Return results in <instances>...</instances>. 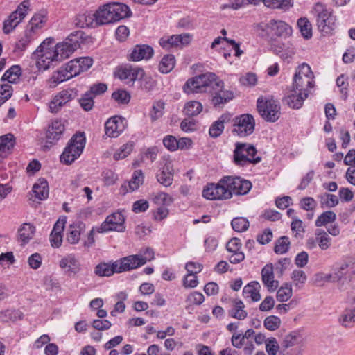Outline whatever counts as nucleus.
<instances>
[{
  "label": "nucleus",
  "instance_id": "4d7b16f0",
  "mask_svg": "<svg viewBox=\"0 0 355 355\" xmlns=\"http://www.w3.org/2000/svg\"><path fill=\"white\" fill-rule=\"evenodd\" d=\"M297 26L303 37L309 39L312 36L311 24L306 18H300L297 20Z\"/></svg>",
  "mask_w": 355,
  "mask_h": 355
},
{
  "label": "nucleus",
  "instance_id": "8fccbe9b",
  "mask_svg": "<svg viewBox=\"0 0 355 355\" xmlns=\"http://www.w3.org/2000/svg\"><path fill=\"white\" fill-rule=\"evenodd\" d=\"M70 78H72L71 76H70V74H69V72L63 66L59 68L55 72L53 73L51 80L53 83L57 85Z\"/></svg>",
  "mask_w": 355,
  "mask_h": 355
},
{
  "label": "nucleus",
  "instance_id": "c03bdc74",
  "mask_svg": "<svg viewBox=\"0 0 355 355\" xmlns=\"http://www.w3.org/2000/svg\"><path fill=\"white\" fill-rule=\"evenodd\" d=\"M225 121V117L224 116H221L216 121L211 124L209 130L210 137L216 138L223 133L224 130Z\"/></svg>",
  "mask_w": 355,
  "mask_h": 355
},
{
  "label": "nucleus",
  "instance_id": "7ed1b4c3",
  "mask_svg": "<svg viewBox=\"0 0 355 355\" xmlns=\"http://www.w3.org/2000/svg\"><path fill=\"white\" fill-rule=\"evenodd\" d=\"M85 146L84 133H76L69 141L60 155V162L67 165L71 164L82 154Z\"/></svg>",
  "mask_w": 355,
  "mask_h": 355
},
{
  "label": "nucleus",
  "instance_id": "9d476101",
  "mask_svg": "<svg viewBox=\"0 0 355 355\" xmlns=\"http://www.w3.org/2000/svg\"><path fill=\"white\" fill-rule=\"evenodd\" d=\"M224 180L226 183V188L230 192L231 198L233 194L237 196L245 195L252 188L250 181L239 176H225Z\"/></svg>",
  "mask_w": 355,
  "mask_h": 355
},
{
  "label": "nucleus",
  "instance_id": "6e6552de",
  "mask_svg": "<svg viewBox=\"0 0 355 355\" xmlns=\"http://www.w3.org/2000/svg\"><path fill=\"white\" fill-rule=\"evenodd\" d=\"M315 10L317 12V26L320 31L329 33L336 27V17L322 4L316 3Z\"/></svg>",
  "mask_w": 355,
  "mask_h": 355
},
{
  "label": "nucleus",
  "instance_id": "052dcab7",
  "mask_svg": "<svg viewBox=\"0 0 355 355\" xmlns=\"http://www.w3.org/2000/svg\"><path fill=\"white\" fill-rule=\"evenodd\" d=\"M112 98L119 104H128L130 100V94L125 90L118 89L112 93Z\"/></svg>",
  "mask_w": 355,
  "mask_h": 355
},
{
  "label": "nucleus",
  "instance_id": "7c9ffc66",
  "mask_svg": "<svg viewBox=\"0 0 355 355\" xmlns=\"http://www.w3.org/2000/svg\"><path fill=\"white\" fill-rule=\"evenodd\" d=\"M260 288L258 282H251L243 288V295L246 298L250 297L253 302H258L261 299Z\"/></svg>",
  "mask_w": 355,
  "mask_h": 355
},
{
  "label": "nucleus",
  "instance_id": "f03ea898",
  "mask_svg": "<svg viewBox=\"0 0 355 355\" xmlns=\"http://www.w3.org/2000/svg\"><path fill=\"white\" fill-rule=\"evenodd\" d=\"M130 15L129 7L121 3H110L97 10V20L101 26L119 21Z\"/></svg>",
  "mask_w": 355,
  "mask_h": 355
},
{
  "label": "nucleus",
  "instance_id": "aec40b11",
  "mask_svg": "<svg viewBox=\"0 0 355 355\" xmlns=\"http://www.w3.org/2000/svg\"><path fill=\"white\" fill-rule=\"evenodd\" d=\"M190 42V35L189 34L173 35L171 36H164L159 40L160 46L166 50L179 45H186Z\"/></svg>",
  "mask_w": 355,
  "mask_h": 355
},
{
  "label": "nucleus",
  "instance_id": "5701e85b",
  "mask_svg": "<svg viewBox=\"0 0 355 355\" xmlns=\"http://www.w3.org/2000/svg\"><path fill=\"white\" fill-rule=\"evenodd\" d=\"M267 28L272 35L280 37H287L291 35V27L282 21L270 20L267 24Z\"/></svg>",
  "mask_w": 355,
  "mask_h": 355
},
{
  "label": "nucleus",
  "instance_id": "09e8293b",
  "mask_svg": "<svg viewBox=\"0 0 355 355\" xmlns=\"http://www.w3.org/2000/svg\"><path fill=\"white\" fill-rule=\"evenodd\" d=\"M300 338V334L298 332L292 331L284 337L281 346L283 349H286L297 344Z\"/></svg>",
  "mask_w": 355,
  "mask_h": 355
},
{
  "label": "nucleus",
  "instance_id": "603ef678",
  "mask_svg": "<svg viewBox=\"0 0 355 355\" xmlns=\"http://www.w3.org/2000/svg\"><path fill=\"white\" fill-rule=\"evenodd\" d=\"M347 80L348 77L345 74H341L336 80V85L340 88V93L344 100H346L348 96L349 83Z\"/></svg>",
  "mask_w": 355,
  "mask_h": 355
},
{
  "label": "nucleus",
  "instance_id": "79ce46f5",
  "mask_svg": "<svg viewBox=\"0 0 355 355\" xmlns=\"http://www.w3.org/2000/svg\"><path fill=\"white\" fill-rule=\"evenodd\" d=\"M311 281L313 285L321 287L327 282H333V274L319 272L313 275Z\"/></svg>",
  "mask_w": 355,
  "mask_h": 355
},
{
  "label": "nucleus",
  "instance_id": "a18cd8bd",
  "mask_svg": "<svg viewBox=\"0 0 355 355\" xmlns=\"http://www.w3.org/2000/svg\"><path fill=\"white\" fill-rule=\"evenodd\" d=\"M291 242L289 238L286 236H281L275 242L274 251L276 254H285L288 251L290 248Z\"/></svg>",
  "mask_w": 355,
  "mask_h": 355
},
{
  "label": "nucleus",
  "instance_id": "f704fd0d",
  "mask_svg": "<svg viewBox=\"0 0 355 355\" xmlns=\"http://www.w3.org/2000/svg\"><path fill=\"white\" fill-rule=\"evenodd\" d=\"M35 232V227L31 223H24L21 227L18 230L19 239L22 242L23 244H26L29 242L34 236Z\"/></svg>",
  "mask_w": 355,
  "mask_h": 355
},
{
  "label": "nucleus",
  "instance_id": "c85d7f7f",
  "mask_svg": "<svg viewBox=\"0 0 355 355\" xmlns=\"http://www.w3.org/2000/svg\"><path fill=\"white\" fill-rule=\"evenodd\" d=\"M309 96V93L296 92L295 94L288 95L284 98V102L292 109H300L304 100Z\"/></svg>",
  "mask_w": 355,
  "mask_h": 355
},
{
  "label": "nucleus",
  "instance_id": "dca6fc26",
  "mask_svg": "<svg viewBox=\"0 0 355 355\" xmlns=\"http://www.w3.org/2000/svg\"><path fill=\"white\" fill-rule=\"evenodd\" d=\"M93 64V60L89 57H83L68 62L64 67L69 74L73 78L80 73L88 70Z\"/></svg>",
  "mask_w": 355,
  "mask_h": 355
},
{
  "label": "nucleus",
  "instance_id": "5fc2aeb1",
  "mask_svg": "<svg viewBox=\"0 0 355 355\" xmlns=\"http://www.w3.org/2000/svg\"><path fill=\"white\" fill-rule=\"evenodd\" d=\"M144 174L141 170H137L134 172L132 177L129 182V187L131 191L139 189L144 182Z\"/></svg>",
  "mask_w": 355,
  "mask_h": 355
},
{
  "label": "nucleus",
  "instance_id": "c756f323",
  "mask_svg": "<svg viewBox=\"0 0 355 355\" xmlns=\"http://www.w3.org/2000/svg\"><path fill=\"white\" fill-rule=\"evenodd\" d=\"M157 181L164 187L172 184L173 180V173L170 164H166L156 175Z\"/></svg>",
  "mask_w": 355,
  "mask_h": 355
},
{
  "label": "nucleus",
  "instance_id": "3c124183",
  "mask_svg": "<svg viewBox=\"0 0 355 355\" xmlns=\"http://www.w3.org/2000/svg\"><path fill=\"white\" fill-rule=\"evenodd\" d=\"M264 5L272 9H288L292 6L291 0H264Z\"/></svg>",
  "mask_w": 355,
  "mask_h": 355
},
{
  "label": "nucleus",
  "instance_id": "864d4df0",
  "mask_svg": "<svg viewBox=\"0 0 355 355\" xmlns=\"http://www.w3.org/2000/svg\"><path fill=\"white\" fill-rule=\"evenodd\" d=\"M315 241L321 250H327L331 244V238L327 234V232L322 231L317 233Z\"/></svg>",
  "mask_w": 355,
  "mask_h": 355
},
{
  "label": "nucleus",
  "instance_id": "58836bf2",
  "mask_svg": "<svg viewBox=\"0 0 355 355\" xmlns=\"http://www.w3.org/2000/svg\"><path fill=\"white\" fill-rule=\"evenodd\" d=\"M97 18V10L94 13L83 14L79 16V23L82 27H96L98 24Z\"/></svg>",
  "mask_w": 355,
  "mask_h": 355
},
{
  "label": "nucleus",
  "instance_id": "de8ad7c7",
  "mask_svg": "<svg viewBox=\"0 0 355 355\" xmlns=\"http://www.w3.org/2000/svg\"><path fill=\"white\" fill-rule=\"evenodd\" d=\"M336 219V215L332 211H327L320 215L315 220V226L321 227L329 223H333Z\"/></svg>",
  "mask_w": 355,
  "mask_h": 355
},
{
  "label": "nucleus",
  "instance_id": "49530a36",
  "mask_svg": "<svg viewBox=\"0 0 355 355\" xmlns=\"http://www.w3.org/2000/svg\"><path fill=\"white\" fill-rule=\"evenodd\" d=\"M293 294L292 286L289 283L284 284L281 286L277 293V300L279 302H284L288 300Z\"/></svg>",
  "mask_w": 355,
  "mask_h": 355
},
{
  "label": "nucleus",
  "instance_id": "4468645a",
  "mask_svg": "<svg viewBox=\"0 0 355 355\" xmlns=\"http://www.w3.org/2000/svg\"><path fill=\"white\" fill-rule=\"evenodd\" d=\"M145 72L143 69L133 67L130 64L119 66L114 72L115 77L128 83H134L137 80H141L144 77Z\"/></svg>",
  "mask_w": 355,
  "mask_h": 355
},
{
  "label": "nucleus",
  "instance_id": "4be33fe9",
  "mask_svg": "<svg viewBox=\"0 0 355 355\" xmlns=\"http://www.w3.org/2000/svg\"><path fill=\"white\" fill-rule=\"evenodd\" d=\"M65 130L60 120H55L49 125L46 132V143L55 144L62 137Z\"/></svg>",
  "mask_w": 355,
  "mask_h": 355
},
{
  "label": "nucleus",
  "instance_id": "473e14b6",
  "mask_svg": "<svg viewBox=\"0 0 355 355\" xmlns=\"http://www.w3.org/2000/svg\"><path fill=\"white\" fill-rule=\"evenodd\" d=\"M245 304L240 300H235L233 301L232 307L228 311V314L230 317L242 320L247 318L248 313L244 309Z\"/></svg>",
  "mask_w": 355,
  "mask_h": 355
},
{
  "label": "nucleus",
  "instance_id": "a211bd4d",
  "mask_svg": "<svg viewBox=\"0 0 355 355\" xmlns=\"http://www.w3.org/2000/svg\"><path fill=\"white\" fill-rule=\"evenodd\" d=\"M125 127V119L121 116H114L105 122V132L108 137L115 138L124 130Z\"/></svg>",
  "mask_w": 355,
  "mask_h": 355
},
{
  "label": "nucleus",
  "instance_id": "a19ab883",
  "mask_svg": "<svg viewBox=\"0 0 355 355\" xmlns=\"http://www.w3.org/2000/svg\"><path fill=\"white\" fill-rule=\"evenodd\" d=\"M322 207H334L338 205L339 200L336 195L324 193L318 196Z\"/></svg>",
  "mask_w": 355,
  "mask_h": 355
},
{
  "label": "nucleus",
  "instance_id": "bb28decb",
  "mask_svg": "<svg viewBox=\"0 0 355 355\" xmlns=\"http://www.w3.org/2000/svg\"><path fill=\"white\" fill-rule=\"evenodd\" d=\"M314 78H293V88L294 92H302V93L309 94L310 89L314 87Z\"/></svg>",
  "mask_w": 355,
  "mask_h": 355
},
{
  "label": "nucleus",
  "instance_id": "f257e3e1",
  "mask_svg": "<svg viewBox=\"0 0 355 355\" xmlns=\"http://www.w3.org/2000/svg\"><path fill=\"white\" fill-rule=\"evenodd\" d=\"M223 82L218 80L215 73H207L189 78L183 86V90L188 94L215 90L211 103L214 106H218L234 98L232 92L223 89Z\"/></svg>",
  "mask_w": 355,
  "mask_h": 355
},
{
  "label": "nucleus",
  "instance_id": "1a4fd4ad",
  "mask_svg": "<svg viewBox=\"0 0 355 355\" xmlns=\"http://www.w3.org/2000/svg\"><path fill=\"white\" fill-rule=\"evenodd\" d=\"M232 132L239 137H246L251 135L255 128V121L252 115L243 114L236 116L234 119Z\"/></svg>",
  "mask_w": 355,
  "mask_h": 355
},
{
  "label": "nucleus",
  "instance_id": "c9c22d12",
  "mask_svg": "<svg viewBox=\"0 0 355 355\" xmlns=\"http://www.w3.org/2000/svg\"><path fill=\"white\" fill-rule=\"evenodd\" d=\"M339 321L345 327H352L355 323V306L346 309L341 314Z\"/></svg>",
  "mask_w": 355,
  "mask_h": 355
},
{
  "label": "nucleus",
  "instance_id": "393cba45",
  "mask_svg": "<svg viewBox=\"0 0 355 355\" xmlns=\"http://www.w3.org/2000/svg\"><path fill=\"white\" fill-rule=\"evenodd\" d=\"M274 277L272 264H266L261 270V279L270 292L275 291L278 287V281H275Z\"/></svg>",
  "mask_w": 355,
  "mask_h": 355
},
{
  "label": "nucleus",
  "instance_id": "6ab92c4d",
  "mask_svg": "<svg viewBox=\"0 0 355 355\" xmlns=\"http://www.w3.org/2000/svg\"><path fill=\"white\" fill-rule=\"evenodd\" d=\"M154 55L153 49L147 44L135 45L128 55V60L132 62H138L142 60H149Z\"/></svg>",
  "mask_w": 355,
  "mask_h": 355
},
{
  "label": "nucleus",
  "instance_id": "774afa93",
  "mask_svg": "<svg viewBox=\"0 0 355 355\" xmlns=\"http://www.w3.org/2000/svg\"><path fill=\"white\" fill-rule=\"evenodd\" d=\"M275 51L282 59L286 60L291 58L295 53L294 48L291 46L283 44V46H277Z\"/></svg>",
  "mask_w": 355,
  "mask_h": 355
},
{
  "label": "nucleus",
  "instance_id": "e433bc0d",
  "mask_svg": "<svg viewBox=\"0 0 355 355\" xmlns=\"http://www.w3.org/2000/svg\"><path fill=\"white\" fill-rule=\"evenodd\" d=\"M175 65V56L171 54L165 55L159 62V70L162 73H168L173 69Z\"/></svg>",
  "mask_w": 355,
  "mask_h": 355
},
{
  "label": "nucleus",
  "instance_id": "2f4dec72",
  "mask_svg": "<svg viewBox=\"0 0 355 355\" xmlns=\"http://www.w3.org/2000/svg\"><path fill=\"white\" fill-rule=\"evenodd\" d=\"M35 197L39 200H44L49 196V184L44 178H40L33 187Z\"/></svg>",
  "mask_w": 355,
  "mask_h": 355
},
{
  "label": "nucleus",
  "instance_id": "412c9836",
  "mask_svg": "<svg viewBox=\"0 0 355 355\" xmlns=\"http://www.w3.org/2000/svg\"><path fill=\"white\" fill-rule=\"evenodd\" d=\"M86 230V225L81 221L73 223L69 225L67 230L66 240L72 245L77 244Z\"/></svg>",
  "mask_w": 355,
  "mask_h": 355
},
{
  "label": "nucleus",
  "instance_id": "f8f14e48",
  "mask_svg": "<svg viewBox=\"0 0 355 355\" xmlns=\"http://www.w3.org/2000/svg\"><path fill=\"white\" fill-rule=\"evenodd\" d=\"M29 6L28 0L24 1L19 5L16 10L10 15L3 22V30L4 33H10L21 21L27 14Z\"/></svg>",
  "mask_w": 355,
  "mask_h": 355
},
{
  "label": "nucleus",
  "instance_id": "ea45409f",
  "mask_svg": "<svg viewBox=\"0 0 355 355\" xmlns=\"http://www.w3.org/2000/svg\"><path fill=\"white\" fill-rule=\"evenodd\" d=\"M33 33L30 31L25 30L24 35L16 42L15 46V52H22L26 50L28 44L33 39Z\"/></svg>",
  "mask_w": 355,
  "mask_h": 355
},
{
  "label": "nucleus",
  "instance_id": "bf43d9fd",
  "mask_svg": "<svg viewBox=\"0 0 355 355\" xmlns=\"http://www.w3.org/2000/svg\"><path fill=\"white\" fill-rule=\"evenodd\" d=\"M281 319L275 315H270L265 318L263 325L265 328L270 331H275L281 325Z\"/></svg>",
  "mask_w": 355,
  "mask_h": 355
},
{
  "label": "nucleus",
  "instance_id": "39448f33",
  "mask_svg": "<svg viewBox=\"0 0 355 355\" xmlns=\"http://www.w3.org/2000/svg\"><path fill=\"white\" fill-rule=\"evenodd\" d=\"M83 33L76 31L70 34L62 42L55 45V55L60 61L68 58L72 53L80 47Z\"/></svg>",
  "mask_w": 355,
  "mask_h": 355
},
{
  "label": "nucleus",
  "instance_id": "423d86ee",
  "mask_svg": "<svg viewBox=\"0 0 355 355\" xmlns=\"http://www.w3.org/2000/svg\"><path fill=\"white\" fill-rule=\"evenodd\" d=\"M257 107L259 114L266 121L275 122L280 116V105L275 100L259 98Z\"/></svg>",
  "mask_w": 355,
  "mask_h": 355
},
{
  "label": "nucleus",
  "instance_id": "e2e57ef3",
  "mask_svg": "<svg viewBox=\"0 0 355 355\" xmlns=\"http://www.w3.org/2000/svg\"><path fill=\"white\" fill-rule=\"evenodd\" d=\"M173 201V198L164 192L157 193L153 198V202L161 206H169Z\"/></svg>",
  "mask_w": 355,
  "mask_h": 355
},
{
  "label": "nucleus",
  "instance_id": "72a5a7b5",
  "mask_svg": "<svg viewBox=\"0 0 355 355\" xmlns=\"http://www.w3.org/2000/svg\"><path fill=\"white\" fill-rule=\"evenodd\" d=\"M53 61H60L55 55V47L53 49L46 50L37 61V65L40 69L43 68L46 70L50 67L51 63Z\"/></svg>",
  "mask_w": 355,
  "mask_h": 355
},
{
  "label": "nucleus",
  "instance_id": "338daca9",
  "mask_svg": "<svg viewBox=\"0 0 355 355\" xmlns=\"http://www.w3.org/2000/svg\"><path fill=\"white\" fill-rule=\"evenodd\" d=\"M94 95L88 92H85L80 98L79 102L84 110L89 111L92 109L94 106Z\"/></svg>",
  "mask_w": 355,
  "mask_h": 355
},
{
  "label": "nucleus",
  "instance_id": "13d9d810",
  "mask_svg": "<svg viewBox=\"0 0 355 355\" xmlns=\"http://www.w3.org/2000/svg\"><path fill=\"white\" fill-rule=\"evenodd\" d=\"M133 146L134 144L132 141L128 142L121 146L119 150L114 154V159L115 160H119L125 158L132 151Z\"/></svg>",
  "mask_w": 355,
  "mask_h": 355
},
{
  "label": "nucleus",
  "instance_id": "69168bd1",
  "mask_svg": "<svg viewBox=\"0 0 355 355\" xmlns=\"http://www.w3.org/2000/svg\"><path fill=\"white\" fill-rule=\"evenodd\" d=\"M291 277L295 285L298 287L303 286L307 279L306 273L300 270H294L291 273Z\"/></svg>",
  "mask_w": 355,
  "mask_h": 355
},
{
  "label": "nucleus",
  "instance_id": "9b49d317",
  "mask_svg": "<svg viewBox=\"0 0 355 355\" xmlns=\"http://www.w3.org/2000/svg\"><path fill=\"white\" fill-rule=\"evenodd\" d=\"M224 177L217 183L209 184L202 191V196L208 200H226L231 198V194L226 188Z\"/></svg>",
  "mask_w": 355,
  "mask_h": 355
},
{
  "label": "nucleus",
  "instance_id": "37998d69",
  "mask_svg": "<svg viewBox=\"0 0 355 355\" xmlns=\"http://www.w3.org/2000/svg\"><path fill=\"white\" fill-rule=\"evenodd\" d=\"M202 104L196 101H191L187 103L184 107L185 114L189 116L198 115L202 112Z\"/></svg>",
  "mask_w": 355,
  "mask_h": 355
},
{
  "label": "nucleus",
  "instance_id": "2eb2a0df",
  "mask_svg": "<svg viewBox=\"0 0 355 355\" xmlns=\"http://www.w3.org/2000/svg\"><path fill=\"white\" fill-rule=\"evenodd\" d=\"M77 96L75 89H63L58 92L52 99L49 104V110L52 113H57L68 102Z\"/></svg>",
  "mask_w": 355,
  "mask_h": 355
},
{
  "label": "nucleus",
  "instance_id": "ddd939ff",
  "mask_svg": "<svg viewBox=\"0 0 355 355\" xmlns=\"http://www.w3.org/2000/svg\"><path fill=\"white\" fill-rule=\"evenodd\" d=\"M125 218L120 212L114 213L108 216L105 220L96 227L97 232L103 233L108 231H116L122 232L125 230Z\"/></svg>",
  "mask_w": 355,
  "mask_h": 355
},
{
  "label": "nucleus",
  "instance_id": "4c0bfd02",
  "mask_svg": "<svg viewBox=\"0 0 355 355\" xmlns=\"http://www.w3.org/2000/svg\"><path fill=\"white\" fill-rule=\"evenodd\" d=\"M21 74V68L19 66L13 65L4 73L1 77V80H6L9 83H15L19 79Z\"/></svg>",
  "mask_w": 355,
  "mask_h": 355
},
{
  "label": "nucleus",
  "instance_id": "a878e982",
  "mask_svg": "<svg viewBox=\"0 0 355 355\" xmlns=\"http://www.w3.org/2000/svg\"><path fill=\"white\" fill-rule=\"evenodd\" d=\"M15 143V137L12 134H6L0 137V161L11 154Z\"/></svg>",
  "mask_w": 355,
  "mask_h": 355
},
{
  "label": "nucleus",
  "instance_id": "0eeeda50",
  "mask_svg": "<svg viewBox=\"0 0 355 355\" xmlns=\"http://www.w3.org/2000/svg\"><path fill=\"white\" fill-rule=\"evenodd\" d=\"M125 257L112 263H100L94 268V274L98 277H110L114 273L130 271V265Z\"/></svg>",
  "mask_w": 355,
  "mask_h": 355
},
{
  "label": "nucleus",
  "instance_id": "0e129e2a",
  "mask_svg": "<svg viewBox=\"0 0 355 355\" xmlns=\"http://www.w3.org/2000/svg\"><path fill=\"white\" fill-rule=\"evenodd\" d=\"M12 87L8 83L0 85V106L12 95Z\"/></svg>",
  "mask_w": 355,
  "mask_h": 355
},
{
  "label": "nucleus",
  "instance_id": "cd10ccee",
  "mask_svg": "<svg viewBox=\"0 0 355 355\" xmlns=\"http://www.w3.org/2000/svg\"><path fill=\"white\" fill-rule=\"evenodd\" d=\"M46 21L47 12L42 10L32 17L26 29L34 34L35 30L42 28Z\"/></svg>",
  "mask_w": 355,
  "mask_h": 355
},
{
  "label": "nucleus",
  "instance_id": "20e7f679",
  "mask_svg": "<svg viewBox=\"0 0 355 355\" xmlns=\"http://www.w3.org/2000/svg\"><path fill=\"white\" fill-rule=\"evenodd\" d=\"M256 148L250 144L236 142L234 150V161L238 166H246L250 164H257L261 158L257 156Z\"/></svg>",
  "mask_w": 355,
  "mask_h": 355
},
{
  "label": "nucleus",
  "instance_id": "680f3d73",
  "mask_svg": "<svg viewBox=\"0 0 355 355\" xmlns=\"http://www.w3.org/2000/svg\"><path fill=\"white\" fill-rule=\"evenodd\" d=\"M300 77H302V78L305 77L314 78L313 73L312 72L310 66L306 63L301 64L296 69V71L293 78Z\"/></svg>",
  "mask_w": 355,
  "mask_h": 355
},
{
  "label": "nucleus",
  "instance_id": "6e6d98bb",
  "mask_svg": "<svg viewBox=\"0 0 355 355\" xmlns=\"http://www.w3.org/2000/svg\"><path fill=\"white\" fill-rule=\"evenodd\" d=\"M231 225L234 231L243 232L248 229L249 221L245 218L237 217L232 220Z\"/></svg>",
  "mask_w": 355,
  "mask_h": 355
},
{
  "label": "nucleus",
  "instance_id": "f3484780",
  "mask_svg": "<svg viewBox=\"0 0 355 355\" xmlns=\"http://www.w3.org/2000/svg\"><path fill=\"white\" fill-rule=\"evenodd\" d=\"M59 266L62 269H66L69 276H75L82 270L80 261L73 254H69L62 257L59 261Z\"/></svg>",
  "mask_w": 355,
  "mask_h": 355
},
{
  "label": "nucleus",
  "instance_id": "b1692460",
  "mask_svg": "<svg viewBox=\"0 0 355 355\" xmlns=\"http://www.w3.org/2000/svg\"><path fill=\"white\" fill-rule=\"evenodd\" d=\"M128 260V263L130 265V270L137 268L144 265L147 261H150L154 259V251L150 248H146L144 255L135 254L125 257Z\"/></svg>",
  "mask_w": 355,
  "mask_h": 355
}]
</instances>
